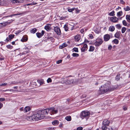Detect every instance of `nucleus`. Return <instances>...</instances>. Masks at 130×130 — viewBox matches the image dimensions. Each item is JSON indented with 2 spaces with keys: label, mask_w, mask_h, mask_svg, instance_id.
<instances>
[{
  "label": "nucleus",
  "mask_w": 130,
  "mask_h": 130,
  "mask_svg": "<svg viewBox=\"0 0 130 130\" xmlns=\"http://www.w3.org/2000/svg\"><path fill=\"white\" fill-rule=\"evenodd\" d=\"M118 19L116 17H111L110 18V20L112 22L116 23L117 22Z\"/></svg>",
  "instance_id": "9"
},
{
  "label": "nucleus",
  "mask_w": 130,
  "mask_h": 130,
  "mask_svg": "<svg viewBox=\"0 0 130 130\" xmlns=\"http://www.w3.org/2000/svg\"><path fill=\"white\" fill-rule=\"evenodd\" d=\"M37 30V29L36 28H34L30 30V32L32 34H34L36 33Z\"/></svg>",
  "instance_id": "26"
},
{
  "label": "nucleus",
  "mask_w": 130,
  "mask_h": 130,
  "mask_svg": "<svg viewBox=\"0 0 130 130\" xmlns=\"http://www.w3.org/2000/svg\"><path fill=\"white\" fill-rule=\"evenodd\" d=\"M76 79H72L70 78H68L67 79V80L66 82V84H72L75 83L76 81Z\"/></svg>",
  "instance_id": "6"
},
{
  "label": "nucleus",
  "mask_w": 130,
  "mask_h": 130,
  "mask_svg": "<svg viewBox=\"0 0 130 130\" xmlns=\"http://www.w3.org/2000/svg\"><path fill=\"white\" fill-rule=\"evenodd\" d=\"M11 2L14 3H23L24 2L23 0H11Z\"/></svg>",
  "instance_id": "13"
},
{
  "label": "nucleus",
  "mask_w": 130,
  "mask_h": 130,
  "mask_svg": "<svg viewBox=\"0 0 130 130\" xmlns=\"http://www.w3.org/2000/svg\"><path fill=\"white\" fill-rule=\"evenodd\" d=\"M116 27L118 29H120L121 28V26L120 24H118L116 25Z\"/></svg>",
  "instance_id": "42"
},
{
  "label": "nucleus",
  "mask_w": 130,
  "mask_h": 130,
  "mask_svg": "<svg viewBox=\"0 0 130 130\" xmlns=\"http://www.w3.org/2000/svg\"><path fill=\"white\" fill-rule=\"evenodd\" d=\"M75 8H72L69 9H68V11L70 12H72L74 10Z\"/></svg>",
  "instance_id": "47"
},
{
  "label": "nucleus",
  "mask_w": 130,
  "mask_h": 130,
  "mask_svg": "<svg viewBox=\"0 0 130 130\" xmlns=\"http://www.w3.org/2000/svg\"><path fill=\"white\" fill-rule=\"evenodd\" d=\"M124 9L125 11H129L130 10V7L127 6L124 8Z\"/></svg>",
  "instance_id": "31"
},
{
  "label": "nucleus",
  "mask_w": 130,
  "mask_h": 130,
  "mask_svg": "<svg viewBox=\"0 0 130 130\" xmlns=\"http://www.w3.org/2000/svg\"><path fill=\"white\" fill-rule=\"evenodd\" d=\"M120 74H118L115 77V79L117 81L119 80L120 78Z\"/></svg>",
  "instance_id": "28"
},
{
  "label": "nucleus",
  "mask_w": 130,
  "mask_h": 130,
  "mask_svg": "<svg viewBox=\"0 0 130 130\" xmlns=\"http://www.w3.org/2000/svg\"><path fill=\"white\" fill-rule=\"evenodd\" d=\"M115 38H119L120 37V32L117 31L115 35Z\"/></svg>",
  "instance_id": "21"
},
{
  "label": "nucleus",
  "mask_w": 130,
  "mask_h": 130,
  "mask_svg": "<svg viewBox=\"0 0 130 130\" xmlns=\"http://www.w3.org/2000/svg\"><path fill=\"white\" fill-rule=\"evenodd\" d=\"M3 106V104L0 103V109Z\"/></svg>",
  "instance_id": "59"
},
{
  "label": "nucleus",
  "mask_w": 130,
  "mask_h": 130,
  "mask_svg": "<svg viewBox=\"0 0 130 130\" xmlns=\"http://www.w3.org/2000/svg\"><path fill=\"white\" fill-rule=\"evenodd\" d=\"M67 44L66 43L62 44V45H60L59 46V48H60L62 49L63 48L66 47L67 46Z\"/></svg>",
  "instance_id": "20"
},
{
  "label": "nucleus",
  "mask_w": 130,
  "mask_h": 130,
  "mask_svg": "<svg viewBox=\"0 0 130 130\" xmlns=\"http://www.w3.org/2000/svg\"><path fill=\"white\" fill-rule=\"evenodd\" d=\"M61 80L60 81L61 83H66V82L67 80V79L65 78H62Z\"/></svg>",
  "instance_id": "34"
},
{
  "label": "nucleus",
  "mask_w": 130,
  "mask_h": 130,
  "mask_svg": "<svg viewBox=\"0 0 130 130\" xmlns=\"http://www.w3.org/2000/svg\"><path fill=\"white\" fill-rule=\"evenodd\" d=\"M74 38L76 41H78L81 38L80 36L79 35H77L74 37Z\"/></svg>",
  "instance_id": "18"
},
{
  "label": "nucleus",
  "mask_w": 130,
  "mask_h": 130,
  "mask_svg": "<svg viewBox=\"0 0 130 130\" xmlns=\"http://www.w3.org/2000/svg\"><path fill=\"white\" fill-rule=\"evenodd\" d=\"M5 100V99L4 98H0V101H4Z\"/></svg>",
  "instance_id": "56"
},
{
  "label": "nucleus",
  "mask_w": 130,
  "mask_h": 130,
  "mask_svg": "<svg viewBox=\"0 0 130 130\" xmlns=\"http://www.w3.org/2000/svg\"><path fill=\"white\" fill-rule=\"evenodd\" d=\"M26 119L27 120L31 121H35L34 118L33 116V115L31 116H27L26 118Z\"/></svg>",
  "instance_id": "11"
},
{
  "label": "nucleus",
  "mask_w": 130,
  "mask_h": 130,
  "mask_svg": "<svg viewBox=\"0 0 130 130\" xmlns=\"http://www.w3.org/2000/svg\"><path fill=\"white\" fill-rule=\"evenodd\" d=\"M37 81L40 84V85H42L44 83L43 80L42 79L38 80Z\"/></svg>",
  "instance_id": "27"
},
{
  "label": "nucleus",
  "mask_w": 130,
  "mask_h": 130,
  "mask_svg": "<svg viewBox=\"0 0 130 130\" xmlns=\"http://www.w3.org/2000/svg\"><path fill=\"white\" fill-rule=\"evenodd\" d=\"M90 113L89 111H83L80 114V117L83 119L85 118L87 119L89 117Z\"/></svg>",
  "instance_id": "3"
},
{
  "label": "nucleus",
  "mask_w": 130,
  "mask_h": 130,
  "mask_svg": "<svg viewBox=\"0 0 130 130\" xmlns=\"http://www.w3.org/2000/svg\"><path fill=\"white\" fill-rule=\"evenodd\" d=\"M15 41H13L11 42V43L12 45H14L15 44Z\"/></svg>",
  "instance_id": "63"
},
{
  "label": "nucleus",
  "mask_w": 130,
  "mask_h": 130,
  "mask_svg": "<svg viewBox=\"0 0 130 130\" xmlns=\"http://www.w3.org/2000/svg\"><path fill=\"white\" fill-rule=\"evenodd\" d=\"M73 50L75 52H78V48H77L74 47L73 48Z\"/></svg>",
  "instance_id": "45"
},
{
  "label": "nucleus",
  "mask_w": 130,
  "mask_h": 130,
  "mask_svg": "<svg viewBox=\"0 0 130 130\" xmlns=\"http://www.w3.org/2000/svg\"><path fill=\"white\" fill-rule=\"evenodd\" d=\"M123 108L124 110H126L127 109V108L125 106H123Z\"/></svg>",
  "instance_id": "57"
},
{
  "label": "nucleus",
  "mask_w": 130,
  "mask_h": 130,
  "mask_svg": "<svg viewBox=\"0 0 130 130\" xmlns=\"http://www.w3.org/2000/svg\"><path fill=\"white\" fill-rule=\"evenodd\" d=\"M51 25L50 24H47V25L44 28L45 29H46L47 31H48L50 30L51 28L50 27V26Z\"/></svg>",
  "instance_id": "14"
},
{
  "label": "nucleus",
  "mask_w": 130,
  "mask_h": 130,
  "mask_svg": "<svg viewBox=\"0 0 130 130\" xmlns=\"http://www.w3.org/2000/svg\"><path fill=\"white\" fill-rule=\"evenodd\" d=\"M94 47L92 46H90V49L89 51L90 52L93 51L94 50Z\"/></svg>",
  "instance_id": "33"
},
{
  "label": "nucleus",
  "mask_w": 130,
  "mask_h": 130,
  "mask_svg": "<svg viewBox=\"0 0 130 130\" xmlns=\"http://www.w3.org/2000/svg\"><path fill=\"white\" fill-rule=\"evenodd\" d=\"M54 31L58 35H61V32L60 28L58 27H55L54 28Z\"/></svg>",
  "instance_id": "8"
},
{
  "label": "nucleus",
  "mask_w": 130,
  "mask_h": 130,
  "mask_svg": "<svg viewBox=\"0 0 130 130\" xmlns=\"http://www.w3.org/2000/svg\"><path fill=\"white\" fill-rule=\"evenodd\" d=\"M115 27L114 26H110L109 28V30L112 32L113 31L115 30Z\"/></svg>",
  "instance_id": "19"
},
{
  "label": "nucleus",
  "mask_w": 130,
  "mask_h": 130,
  "mask_svg": "<svg viewBox=\"0 0 130 130\" xmlns=\"http://www.w3.org/2000/svg\"><path fill=\"white\" fill-rule=\"evenodd\" d=\"M59 123V122L57 120L54 121L53 122H52V124H53L55 125H57Z\"/></svg>",
  "instance_id": "22"
},
{
  "label": "nucleus",
  "mask_w": 130,
  "mask_h": 130,
  "mask_svg": "<svg viewBox=\"0 0 130 130\" xmlns=\"http://www.w3.org/2000/svg\"><path fill=\"white\" fill-rule=\"evenodd\" d=\"M47 82L48 83H49L51 82H52V80L50 78H48L47 80Z\"/></svg>",
  "instance_id": "44"
},
{
  "label": "nucleus",
  "mask_w": 130,
  "mask_h": 130,
  "mask_svg": "<svg viewBox=\"0 0 130 130\" xmlns=\"http://www.w3.org/2000/svg\"><path fill=\"white\" fill-rule=\"evenodd\" d=\"M100 89L102 94H104L108 91L113 90V89H110L109 88V85L108 84H105L101 86L100 88Z\"/></svg>",
  "instance_id": "1"
},
{
  "label": "nucleus",
  "mask_w": 130,
  "mask_h": 130,
  "mask_svg": "<svg viewBox=\"0 0 130 130\" xmlns=\"http://www.w3.org/2000/svg\"><path fill=\"white\" fill-rule=\"evenodd\" d=\"M17 88H18V87H17V86L14 87H13L14 89H16L15 90H17Z\"/></svg>",
  "instance_id": "64"
},
{
  "label": "nucleus",
  "mask_w": 130,
  "mask_h": 130,
  "mask_svg": "<svg viewBox=\"0 0 130 130\" xmlns=\"http://www.w3.org/2000/svg\"><path fill=\"white\" fill-rule=\"evenodd\" d=\"M35 121H37L41 119H46L47 117L45 116H43L41 114L40 110L38 111L36 113L33 115Z\"/></svg>",
  "instance_id": "2"
},
{
  "label": "nucleus",
  "mask_w": 130,
  "mask_h": 130,
  "mask_svg": "<svg viewBox=\"0 0 130 130\" xmlns=\"http://www.w3.org/2000/svg\"><path fill=\"white\" fill-rule=\"evenodd\" d=\"M49 113L51 115L56 114L58 112V110L53 107L49 108Z\"/></svg>",
  "instance_id": "4"
},
{
  "label": "nucleus",
  "mask_w": 130,
  "mask_h": 130,
  "mask_svg": "<svg viewBox=\"0 0 130 130\" xmlns=\"http://www.w3.org/2000/svg\"><path fill=\"white\" fill-rule=\"evenodd\" d=\"M72 55L74 57H78L79 56V54L76 53H73Z\"/></svg>",
  "instance_id": "40"
},
{
  "label": "nucleus",
  "mask_w": 130,
  "mask_h": 130,
  "mask_svg": "<svg viewBox=\"0 0 130 130\" xmlns=\"http://www.w3.org/2000/svg\"><path fill=\"white\" fill-rule=\"evenodd\" d=\"M120 2V3L122 4H124L125 3V2L123 1V0H121Z\"/></svg>",
  "instance_id": "51"
},
{
  "label": "nucleus",
  "mask_w": 130,
  "mask_h": 130,
  "mask_svg": "<svg viewBox=\"0 0 130 130\" xmlns=\"http://www.w3.org/2000/svg\"><path fill=\"white\" fill-rule=\"evenodd\" d=\"M83 128L82 127H78L77 128V130H82Z\"/></svg>",
  "instance_id": "48"
},
{
  "label": "nucleus",
  "mask_w": 130,
  "mask_h": 130,
  "mask_svg": "<svg viewBox=\"0 0 130 130\" xmlns=\"http://www.w3.org/2000/svg\"><path fill=\"white\" fill-rule=\"evenodd\" d=\"M4 0H0V5H2L4 4Z\"/></svg>",
  "instance_id": "46"
},
{
  "label": "nucleus",
  "mask_w": 130,
  "mask_h": 130,
  "mask_svg": "<svg viewBox=\"0 0 130 130\" xmlns=\"http://www.w3.org/2000/svg\"><path fill=\"white\" fill-rule=\"evenodd\" d=\"M37 4V3H32L30 4L31 5H36Z\"/></svg>",
  "instance_id": "61"
},
{
  "label": "nucleus",
  "mask_w": 130,
  "mask_h": 130,
  "mask_svg": "<svg viewBox=\"0 0 130 130\" xmlns=\"http://www.w3.org/2000/svg\"><path fill=\"white\" fill-rule=\"evenodd\" d=\"M115 11H112L111 12L109 13V15L110 16H113L115 15Z\"/></svg>",
  "instance_id": "38"
},
{
  "label": "nucleus",
  "mask_w": 130,
  "mask_h": 130,
  "mask_svg": "<svg viewBox=\"0 0 130 130\" xmlns=\"http://www.w3.org/2000/svg\"><path fill=\"white\" fill-rule=\"evenodd\" d=\"M64 29L66 31H68V28L67 26L66 25H65L64 27Z\"/></svg>",
  "instance_id": "43"
},
{
  "label": "nucleus",
  "mask_w": 130,
  "mask_h": 130,
  "mask_svg": "<svg viewBox=\"0 0 130 130\" xmlns=\"http://www.w3.org/2000/svg\"><path fill=\"white\" fill-rule=\"evenodd\" d=\"M106 125H103V126L102 127V129L103 130H106L107 129V127L106 126Z\"/></svg>",
  "instance_id": "39"
},
{
  "label": "nucleus",
  "mask_w": 130,
  "mask_h": 130,
  "mask_svg": "<svg viewBox=\"0 0 130 130\" xmlns=\"http://www.w3.org/2000/svg\"><path fill=\"white\" fill-rule=\"evenodd\" d=\"M62 61V60H59L57 61H56V63L57 64H59V63H61Z\"/></svg>",
  "instance_id": "50"
},
{
  "label": "nucleus",
  "mask_w": 130,
  "mask_h": 130,
  "mask_svg": "<svg viewBox=\"0 0 130 130\" xmlns=\"http://www.w3.org/2000/svg\"><path fill=\"white\" fill-rule=\"evenodd\" d=\"M9 90L11 91H17L18 90H13V89H11L10 90H8L7 91Z\"/></svg>",
  "instance_id": "53"
},
{
  "label": "nucleus",
  "mask_w": 130,
  "mask_h": 130,
  "mask_svg": "<svg viewBox=\"0 0 130 130\" xmlns=\"http://www.w3.org/2000/svg\"><path fill=\"white\" fill-rule=\"evenodd\" d=\"M122 23L123 25L125 26H126L127 25V23L125 20H124L122 21Z\"/></svg>",
  "instance_id": "41"
},
{
  "label": "nucleus",
  "mask_w": 130,
  "mask_h": 130,
  "mask_svg": "<svg viewBox=\"0 0 130 130\" xmlns=\"http://www.w3.org/2000/svg\"><path fill=\"white\" fill-rule=\"evenodd\" d=\"M47 39L48 41H51L52 42H53L54 41V39L52 37H47Z\"/></svg>",
  "instance_id": "24"
},
{
  "label": "nucleus",
  "mask_w": 130,
  "mask_h": 130,
  "mask_svg": "<svg viewBox=\"0 0 130 130\" xmlns=\"http://www.w3.org/2000/svg\"><path fill=\"white\" fill-rule=\"evenodd\" d=\"M30 110V108L29 106L26 107L24 110V111L25 112H27Z\"/></svg>",
  "instance_id": "23"
},
{
  "label": "nucleus",
  "mask_w": 130,
  "mask_h": 130,
  "mask_svg": "<svg viewBox=\"0 0 130 130\" xmlns=\"http://www.w3.org/2000/svg\"><path fill=\"white\" fill-rule=\"evenodd\" d=\"M41 34L42 36H43L44 33V31L43 30H42L41 32Z\"/></svg>",
  "instance_id": "60"
},
{
  "label": "nucleus",
  "mask_w": 130,
  "mask_h": 130,
  "mask_svg": "<svg viewBox=\"0 0 130 130\" xmlns=\"http://www.w3.org/2000/svg\"><path fill=\"white\" fill-rule=\"evenodd\" d=\"M65 119L68 121H70L71 120V117L70 116H68L65 118Z\"/></svg>",
  "instance_id": "29"
},
{
  "label": "nucleus",
  "mask_w": 130,
  "mask_h": 130,
  "mask_svg": "<svg viewBox=\"0 0 130 130\" xmlns=\"http://www.w3.org/2000/svg\"><path fill=\"white\" fill-rule=\"evenodd\" d=\"M103 38L104 40L105 41H107L110 39V36L109 35L106 34L104 36Z\"/></svg>",
  "instance_id": "10"
},
{
  "label": "nucleus",
  "mask_w": 130,
  "mask_h": 130,
  "mask_svg": "<svg viewBox=\"0 0 130 130\" xmlns=\"http://www.w3.org/2000/svg\"><path fill=\"white\" fill-rule=\"evenodd\" d=\"M41 114L43 116L47 115L48 113H49V108L45 109H44L40 110Z\"/></svg>",
  "instance_id": "7"
},
{
  "label": "nucleus",
  "mask_w": 130,
  "mask_h": 130,
  "mask_svg": "<svg viewBox=\"0 0 130 130\" xmlns=\"http://www.w3.org/2000/svg\"><path fill=\"white\" fill-rule=\"evenodd\" d=\"M89 37L91 39H92L93 38V36L91 34H89Z\"/></svg>",
  "instance_id": "52"
},
{
  "label": "nucleus",
  "mask_w": 130,
  "mask_h": 130,
  "mask_svg": "<svg viewBox=\"0 0 130 130\" xmlns=\"http://www.w3.org/2000/svg\"><path fill=\"white\" fill-rule=\"evenodd\" d=\"M112 42H114L115 43L117 44L119 43V41L117 39H115L112 41Z\"/></svg>",
  "instance_id": "32"
},
{
  "label": "nucleus",
  "mask_w": 130,
  "mask_h": 130,
  "mask_svg": "<svg viewBox=\"0 0 130 130\" xmlns=\"http://www.w3.org/2000/svg\"><path fill=\"white\" fill-rule=\"evenodd\" d=\"M22 31H21L20 30H18L17 31H16V32L15 33V34H18L19 33L21 32Z\"/></svg>",
  "instance_id": "49"
},
{
  "label": "nucleus",
  "mask_w": 130,
  "mask_h": 130,
  "mask_svg": "<svg viewBox=\"0 0 130 130\" xmlns=\"http://www.w3.org/2000/svg\"><path fill=\"white\" fill-rule=\"evenodd\" d=\"M123 14L122 11H120L117 13V16L118 17H120Z\"/></svg>",
  "instance_id": "30"
},
{
  "label": "nucleus",
  "mask_w": 130,
  "mask_h": 130,
  "mask_svg": "<svg viewBox=\"0 0 130 130\" xmlns=\"http://www.w3.org/2000/svg\"><path fill=\"white\" fill-rule=\"evenodd\" d=\"M126 30V28L125 27H124L122 28L121 30L122 33L123 34L125 32Z\"/></svg>",
  "instance_id": "35"
},
{
  "label": "nucleus",
  "mask_w": 130,
  "mask_h": 130,
  "mask_svg": "<svg viewBox=\"0 0 130 130\" xmlns=\"http://www.w3.org/2000/svg\"><path fill=\"white\" fill-rule=\"evenodd\" d=\"M119 8L121 9V7H119L118 8H116V10H118Z\"/></svg>",
  "instance_id": "62"
},
{
  "label": "nucleus",
  "mask_w": 130,
  "mask_h": 130,
  "mask_svg": "<svg viewBox=\"0 0 130 130\" xmlns=\"http://www.w3.org/2000/svg\"><path fill=\"white\" fill-rule=\"evenodd\" d=\"M109 123L110 122L109 121L106 119L104 120L103 121V125H105L108 126Z\"/></svg>",
  "instance_id": "15"
},
{
  "label": "nucleus",
  "mask_w": 130,
  "mask_h": 130,
  "mask_svg": "<svg viewBox=\"0 0 130 130\" xmlns=\"http://www.w3.org/2000/svg\"><path fill=\"white\" fill-rule=\"evenodd\" d=\"M126 19L128 22H130V15H127L126 16Z\"/></svg>",
  "instance_id": "25"
},
{
  "label": "nucleus",
  "mask_w": 130,
  "mask_h": 130,
  "mask_svg": "<svg viewBox=\"0 0 130 130\" xmlns=\"http://www.w3.org/2000/svg\"><path fill=\"white\" fill-rule=\"evenodd\" d=\"M36 34L38 38H40L42 36L41 33H37Z\"/></svg>",
  "instance_id": "36"
},
{
  "label": "nucleus",
  "mask_w": 130,
  "mask_h": 130,
  "mask_svg": "<svg viewBox=\"0 0 130 130\" xmlns=\"http://www.w3.org/2000/svg\"><path fill=\"white\" fill-rule=\"evenodd\" d=\"M6 47H7V48L10 49H12L13 47V46L9 44L7 45Z\"/></svg>",
  "instance_id": "37"
},
{
  "label": "nucleus",
  "mask_w": 130,
  "mask_h": 130,
  "mask_svg": "<svg viewBox=\"0 0 130 130\" xmlns=\"http://www.w3.org/2000/svg\"><path fill=\"white\" fill-rule=\"evenodd\" d=\"M28 38L27 36H24L21 40V41L22 42H26L27 41Z\"/></svg>",
  "instance_id": "17"
},
{
  "label": "nucleus",
  "mask_w": 130,
  "mask_h": 130,
  "mask_svg": "<svg viewBox=\"0 0 130 130\" xmlns=\"http://www.w3.org/2000/svg\"><path fill=\"white\" fill-rule=\"evenodd\" d=\"M0 43L1 44V46H2L4 44H6L5 42H0Z\"/></svg>",
  "instance_id": "54"
},
{
  "label": "nucleus",
  "mask_w": 130,
  "mask_h": 130,
  "mask_svg": "<svg viewBox=\"0 0 130 130\" xmlns=\"http://www.w3.org/2000/svg\"><path fill=\"white\" fill-rule=\"evenodd\" d=\"M103 43V41L101 39H97L96 41L94 42V44L96 46H99L100 45Z\"/></svg>",
  "instance_id": "5"
},
{
  "label": "nucleus",
  "mask_w": 130,
  "mask_h": 130,
  "mask_svg": "<svg viewBox=\"0 0 130 130\" xmlns=\"http://www.w3.org/2000/svg\"><path fill=\"white\" fill-rule=\"evenodd\" d=\"M112 46L111 45H109L108 47V49L109 50H110L112 48Z\"/></svg>",
  "instance_id": "58"
},
{
  "label": "nucleus",
  "mask_w": 130,
  "mask_h": 130,
  "mask_svg": "<svg viewBox=\"0 0 130 130\" xmlns=\"http://www.w3.org/2000/svg\"><path fill=\"white\" fill-rule=\"evenodd\" d=\"M87 45L86 44H85L84 45L83 47L81 48V51L82 52H84L86 49L87 50Z\"/></svg>",
  "instance_id": "16"
},
{
  "label": "nucleus",
  "mask_w": 130,
  "mask_h": 130,
  "mask_svg": "<svg viewBox=\"0 0 130 130\" xmlns=\"http://www.w3.org/2000/svg\"><path fill=\"white\" fill-rule=\"evenodd\" d=\"M14 36V35H10L9 36V37H7L6 40H5V41L6 40L7 42L9 41V40H10L12 39L13 38Z\"/></svg>",
  "instance_id": "12"
},
{
  "label": "nucleus",
  "mask_w": 130,
  "mask_h": 130,
  "mask_svg": "<svg viewBox=\"0 0 130 130\" xmlns=\"http://www.w3.org/2000/svg\"><path fill=\"white\" fill-rule=\"evenodd\" d=\"M7 84L6 83H5L3 84H0V86H5L7 85Z\"/></svg>",
  "instance_id": "55"
}]
</instances>
